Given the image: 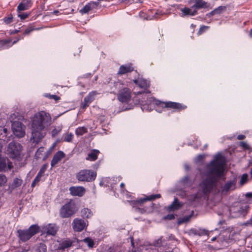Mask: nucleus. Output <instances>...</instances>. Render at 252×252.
<instances>
[{
  "label": "nucleus",
  "mask_w": 252,
  "mask_h": 252,
  "mask_svg": "<svg viewBox=\"0 0 252 252\" xmlns=\"http://www.w3.org/2000/svg\"><path fill=\"white\" fill-rule=\"evenodd\" d=\"M189 3L191 5L192 9L196 10V13L198 9L208 7V3L203 0H189Z\"/></svg>",
  "instance_id": "obj_10"
},
{
  "label": "nucleus",
  "mask_w": 252,
  "mask_h": 252,
  "mask_svg": "<svg viewBox=\"0 0 252 252\" xmlns=\"http://www.w3.org/2000/svg\"><path fill=\"white\" fill-rule=\"evenodd\" d=\"M32 5L31 0H22V2L19 4L17 11L20 13L22 11L28 10L31 7Z\"/></svg>",
  "instance_id": "obj_17"
},
{
  "label": "nucleus",
  "mask_w": 252,
  "mask_h": 252,
  "mask_svg": "<svg viewBox=\"0 0 252 252\" xmlns=\"http://www.w3.org/2000/svg\"><path fill=\"white\" fill-rule=\"evenodd\" d=\"M22 146L17 142H11L8 146L7 154L13 159H19L22 157Z\"/></svg>",
  "instance_id": "obj_5"
},
{
  "label": "nucleus",
  "mask_w": 252,
  "mask_h": 252,
  "mask_svg": "<svg viewBox=\"0 0 252 252\" xmlns=\"http://www.w3.org/2000/svg\"><path fill=\"white\" fill-rule=\"evenodd\" d=\"M33 30V29L32 28H29L28 29H27L26 30H25V32H24V33L25 34H29L30 32H31Z\"/></svg>",
  "instance_id": "obj_50"
},
{
  "label": "nucleus",
  "mask_w": 252,
  "mask_h": 252,
  "mask_svg": "<svg viewBox=\"0 0 252 252\" xmlns=\"http://www.w3.org/2000/svg\"><path fill=\"white\" fill-rule=\"evenodd\" d=\"M43 151V148L41 147L38 149V150L36 152V154H38L39 153H41Z\"/></svg>",
  "instance_id": "obj_56"
},
{
  "label": "nucleus",
  "mask_w": 252,
  "mask_h": 252,
  "mask_svg": "<svg viewBox=\"0 0 252 252\" xmlns=\"http://www.w3.org/2000/svg\"><path fill=\"white\" fill-rule=\"evenodd\" d=\"M65 156V154L61 151L57 152L54 156L51 162L52 167L55 166L59 162H60Z\"/></svg>",
  "instance_id": "obj_16"
},
{
  "label": "nucleus",
  "mask_w": 252,
  "mask_h": 252,
  "mask_svg": "<svg viewBox=\"0 0 252 252\" xmlns=\"http://www.w3.org/2000/svg\"><path fill=\"white\" fill-rule=\"evenodd\" d=\"M58 230L57 226L54 224L49 223L42 227V234H46L47 235H55Z\"/></svg>",
  "instance_id": "obj_12"
},
{
  "label": "nucleus",
  "mask_w": 252,
  "mask_h": 252,
  "mask_svg": "<svg viewBox=\"0 0 252 252\" xmlns=\"http://www.w3.org/2000/svg\"><path fill=\"white\" fill-rule=\"evenodd\" d=\"M133 82L134 83V84L135 85V86H134V89H135V88L136 87L139 88L140 89V91H139L138 92L134 91V93L137 94H141V90H142V83H141V81H139V80L135 79V80H133Z\"/></svg>",
  "instance_id": "obj_29"
},
{
  "label": "nucleus",
  "mask_w": 252,
  "mask_h": 252,
  "mask_svg": "<svg viewBox=\"0 0 252 252\" xmlns=\"http://www.w3.org/2000/svg\"><path fill=\"white\" fill-rule=\"evenodd\" d=\"M59 13V11H58V10H55L53 12H52L51 14L58 15Z\"/></svg>",
  "instance_id": "obj_58"
},
{
  "label": "nucleus",
  "mask_w": 252,
  "mask_h": 252,
  "mask_svg": "<svg viewBox=\"0 0 252 252\" xmlns=\"http://www.w3.org/2000/svg\"><path fill=\"white\" fill-rule=\"evenodd\" d=\"M20 39V38H18L16 40H15L13 42V44H15L16 43H17L18 42V41H19V40Z\"/></svg>",
  "instance_id": "obj_62"
},
{
  "label": "nucleus",
  "mask_w": 252,
  "mask_h": 252,
  "mask_svg": "<svg viewBox=\"0 0 252 252\" xmlns=\"http://www.w3.org/2000/svg\"><path fill=\"white\" fill-rule=\"evenodd\" d=\"M107 252H115L113 249H109Z\"/></svg>",
  "instance_id": "obj_60"
},
{
  "label": "nucleus",
  "mask_w": 252,
  "mask_h": 252,
  "mask_svg": "<svg viewBox=\"0 0 252 252\" xmlns=\"http://www.w3.org/2000/svg\"><path fill=\"white\" fill-rule=\"evenodd\" d=\"M165 219L172 220L175 219V216L173 214H168L164 217Z\"/></svg>",
  "instance_id": "obj_47"
},
{
  "label": "nucleus",
  "mask_w": 252,
  "mask_h": 252,
  "mask_svg": "<svg viewBox=\"0 0 252 252\" xmlns=\"http://www.w3.org/2000/svg\"><path fill=\"white\" fill-rule=\"evenodd\" d=\"M226 7L225 6H220L218 7V8L215 9V12L216 14H220L222 12L226 10Z\"/></svg>",
  "instance_id": "obj_35"
},
{
  "label": "nucleus",
  "mask_w": 252,
  "mask_h": 252,
  "mask_svg": "<svg viewBox=\"0 0 252 252\" xmlns=\"http://www.w3.org/2000/svg\"><path fill=\"white\" fill-rule=\"evenodd\" d=\"M208 28H209V27H208V26H201L198 32H197V34L198 35L201 34L203 32H204L205 31H206Z\"/></svg>",
  "instance_id": "obj_42"
},
{
  "label": "nucleus",
  "mask_w": 252,
  "mask_h": 252,
  "mask_svg": "<svg viewBox=\"0 0 252 252\" xmlns=\"http://www.w3.org/2000/svg\"><path fill=\"white\" fill-rule=\"evenodd\" d=\"M161 243V239H158V240H157L156 241L154 242V245L155 246H159L160 245Z\"/></svg>",
  "instance_id": "obj_49"
},
{
  "label": "nucleus",
  "mask_w": 252,
  "mask_h": 252,
  "mask_svg": "<svg viewBox=\"0 0 252 252\" xmlns=\"http://www.w3.org/2000/svg\"><path fill=\"white\" fill-rule=\"evenodd\" d=\"M118 99L123 103H128L131 99L130 90L127 88L120 90L118 94Z\"/></svg>",
  "instance_id": "obj_9"
},
{
  "label": "nucleus",
  "mask_w": 252,
  "mask_h": 252,
  "mask_svg": "<svg viewBox=\"0 0 252 252\" xmlns=\"http://www.w3.org/2000/svg\"><path fill=\"white\" fill-rule=\"evenodd\" d=\"M23 183V180L18 178H15L12 184V187L13 188L20 187Z\"/></svg>",
  "instance_id": "obj_31"
},
{
  "label": "nucleus",
  "mask_w": 252,
  "mask_h": 252,
  "mask_svg": "<svg viewBox=\"0 0 252 252\" xmlns=\"http://www.w3.org/2000/svg\"><path fill=\"white\" fill-rule=\"evenodd\" d=\"M240 145L243 147V148L244 149H249V145L247 144V143L245 142H240Z\"/></svg>",
  "instance_id": "obj_45"
},
{
  "label": "nucleus",
  "mask_w": 252,
  "mask_h": 252,
  "mask_svg": "<svg viewBox=\"0 0 252 252\" xmlns=\"http://www.w3.org/2000/svg\"><path fill=\"white\" fill-rule=\"evenodd\" d=\"M12 16L11 15L8 17L5 18L4 19V22L7 24H8L12 22Z\"/></svg>",
  "instance_id": "obj_44"
},
{
  "label": "nucleus",
  "mask_w": 252,
  "mask_h": 252,
  "mask_svg": "<svg viewBox=\"0 0 252 252\" xmlns=\"http://www.w3.org/2000/svg\"><path fill=\"white\" fill-rule=\"evenodd\" d=\"M84 241L87 244L90 248H93L94 245V242L90 238H86Z\"/></svg>",
  "instance_id": "obj_36"
},
{
  "label": "nucleus",
  "mask_w": 252,
  "mask_h": 252,
  "mask_svg": "<svg viewBox=\"0 0 252 252\" xmlns=\"http://www.w3.org/2000/svg\"><path fill=\"white\" fill-rule=\"evenodd\" d=\"M146 105L150 106V109H152L156 105H160L162 107L169 108L170 109H175L178 111L184 110L187 106L180 103L174 102L172 101L161 102L157 100L154 97H150L147 98L146 104L144 105V109H148Z\"/></svg>",
  "instance_id": "obj_3"
},
{
  "label": "nucleus",
  "mask_w": 252,
  "mask_h": 252,
  "mask_svg": "<svg viewBox=\"0 0 252 252\" xmlns=\"http://www.w3.org/2000/svg\"><path fill=\"white\" fill-rule=\"evenodd\" d=\"M80 215L84 219H89L93 216V214L89 209L84 208L81 211Z\"/></svg>",
  "instance_id": "obj_23"
},
{
  "label": "nucleus",
  "mask_w": 252,
  "mask_h": 252,
  "mask_svg": "<svg viewBox=\"0 0 252 252\" xmlns=\"http://www.w3.org/2000/svg\"><path fill=\"white\" fill-rule=\"evenodd\" d=\"M47 97H49L50 98H52L55 99V100H58L60 99V97L57 96V95H46Z\"/></svg>",
  "instance_id": "obj_48"
},
{
  "label": "nucleus",
  "mask_w": 252,
  "mask_h": 252,
  "mask_svg": "<svg viewBox=\"0 0 252 252\" xmlns=\"http://www.w3.org/2000/svg\"><path fill=\"white\" fill-rule=\"evenodd\" d=\"M62 129V126H61L55 127V128L51 131L52 136L53 137L56 136L58 134H59L61 131Z\"/></svg>",
  "instance_id": "obj_34"
},
{
  "label": "nucleus",
  "mask_w": 252,
  "mask_h": 252,
  "mask_svg": "<svg viewBox=\"0 0 252 252\" xmlns=\"http://www.w3.org/2000/svg\"><path fill=\"white\" fill-rule=\"evenodd\" d=\"M39 231V227L37 225H32L27 229H19L17 234L20 240L22 242L29 240L32 236Z\"/></svg>",
  "instance_id": "obj_4"
},
{
  "label": "nucleus",
  "mask_w": 252,
  "mask_h": 252,
  "mask_svg": "<svg viewBox=\"0 0 252 252\" xmlns=\"http://www.w3.org/2000/svg\"><path fill=\"white\" fill-rule=\"evenodd\" d=\"M6 182L7 179L5 176L0 174V186L4 185Z\"/></svg>",
  "instance_id": "obj_40"
},
{
  "label": "nucleus",
  "mask_w": 252,
  "mask_h": 252,
  "mask_svg": "<svg viewBox=\"0 0 252 252\" xmlns=\"http://www.w3.org/2000/svg\"><path fill=\"white\" fill-rule=\"evenodd\" d=\"M52 123L49 113L44 111L35 113L31 120V138L33 143H38L47 134L48 127Z\"/></svg>",
  "instance_id": "obj_2"
},
{
  "label": "nucleus",
  "mask_w": 252,
  "mask_h": 252,
  "mask_svg": "<svg viewBox=\"0 0 252 252\" xmlns=\"http://www.w3.org/2000/svg\"><path fill=\"white\" fill-rule=\"evenodd\" d=\"M150 86V81L143 79V94H150L151 93V92L148 89V88H149Z\"/></svg>",
  "instance_id": "obj_25"
},
{
  "label": "nucleus",
  "mask_w": 252,
  "mask_h": 252,
  "mask_svg": "<svg viewBox=\"0 0 252 252\" xmlns=\"http://www.w3.org/2000/svg\"><path fill=\"white\" fill-rule=\"evenodd\" d=\"M99 0L97 1H91L87 4L79 12L81 14L88 13L90 10L96 8L99 4Z\"/></svg>",
  "instance_id": "obj_13"
},
{
  "label": "nucleus",
  "mask_w": 252,
  "mask_h": 252,
  "mask_svg": "<svg viewBox=\"0 0 252 252\" xmlns=\"http://www.w3.org/2000/svg\"><path fill=\"white\" fill-rule=\"evenodd\" d=\"M72 242L70 240L63 241L61 244L60 248L62 249H65L70 247L72 246Z\"/></svg>",
  "instance_id": "obj_30"
},
{
  "label": "nucleus",
  "mask_w": 252,
  "mask_h": 252,
  "mask_svg": "<svg viewBox=\"0 0 252 252\" xmlns=\"http://www.w3.org/2000/svg\"><path fill=\"white\" fill-rule=\"evenodd\" d=\"M6 163L5 159L0 158V171L4 169L6 167Z\"/></svg>",
  "instance_id": "obj_39"
},
{
  "label": "nucleus",
  "mask_w": 252,
  "mask_h": 252,
  "mask_svg": "<svg viewBox=\"0 0 252 252\" xmlns=\"http://www.w3.org/2000/svg\"><path fill=\"white\" fill-rule=\"evenodd\" d=\"M75 134L77 136H81L87 132V128L86 127H79L75 129Z\"/></svg>",
  "instance_id": "obj_28"
},
{
  "label": "nucleus",
  "mask_w": 252,
  "mask_h": 252,
  "mask_svg": "<svg viewBox=\"0 0 252 252\" xmlns=\"http://www.w3.org/2000/svg\"><path fill=\"white\" fill-rule=\"evenodd\" d=\"M190 232L194 234V235H198V236H202L204 234H206L205 231L204 230H197L196 229H192L190 230Z\"/></svg>",
  "instance_id": "obj_33"
},
{
  "label": "nucleus",
  "mask_w": 252,
  "mask_h": 252,
  "mask_svg": "<svg viewBox=\"0 0 252 252\" xmlns=\"http://www.w3.org/2000/svg\"><path fill=\"white\" fill-rule=\"evenodd\" d=\"M181 11V16H194L197 13L195 9H192L191 8L189 7H184L180 9Z\"/></svg>",
  "instance_id": "obj_18"
},
{
  "label": "nucleus",
  "mask_w": 252,
  "mask_h": 252,
  "mask_svg": "<svg viewBox=\"0 0 252 252\" xmlns=\"http://www.w3.org/2000/svg\"><path fill=\"white\" fill-rule=\"evenodd\" d=\"M178 199L175 198L174 202L168 207V210L169 211H174L178 210L181 207V205L178 202Z\"/></svg>",
  "instance_id": "obj_24"
},
{
  "label": "nucleus",
  "mask_w": 252,
  "mask_h": 252,
  "mask_svg": "<svg viewBox=\"0 0 252 252\" xmlns=\"http://www.w3.org/2000/svg\"><path fill=\"white\" fill-rule=\"evenodd\" d=\"M70 194L73 196H82L86 191L85 189L81 186L71 187L69 188Z\"/></svg>",
  "instance_id": "obj_15"
},
{
  "label": "nucleus",
  "mask_w": 252,
  "mask_h": 252,
  "mask_svg": "<svg viewBox=\"0 0 252 252\" xmlns=\"http://www.w3.org/2000/svg\"><path fill=\"white\" fill-rule=\"evenodd\" d=\"M96 173L91 170L84 169L78 172L76 175V179L80 182H91L94 181Z\"/></svg>",
  "instance_id": "obj_7"
},
{
  "label": "nucleus",
  "mask_w": 252,
  "mask_h": 252,
  "mask_svg": "<svg viewBox=\"0 0 252 252\" xmlns=\"http://www.w3.org/2000/svg\"><path fill=\"white\" fill-rule=\"evenodd\" d=\"M125 1H127V3H131L132 2H137L139 1V0H125Z\"/></svg>",
  "instance_id": "obj_52"
},
{
  "label": "nucleus",
  "mask_w": 252,
  "mask_h": 252,
  "mask_svg": "<svg viewBox=\"0 0 252 252\" xmlns=\"http://www.w3.org/2000/svg\"><path fill=\"white\" fill-rule=\"evenodd\" d=\"M225 164L224 158L219 155L206 166V178L200 184L204 194H209L216 187L218 180L223 175Z\"/></svg>",
  "instance_id": "obj_1"
},
{
  "label": "nucleus",
  "mask_w": 252,
  "mask_h": 252,
  "mask_svg": "<svg viewBox=\"0 0 252 252\" xmlns=\"http://www.w3.org/2000/svg\"><path fill=\"white\" fill-rule=\"evenodd\" d=\"M215 14H216V12H215V10H214L212 11L211 12H210V13L208 14V15L209 16H211L214 15H215Z\"/></svg>",
  "instance_id": "obj_53"
},
{
  "label": "nucleus",
  "mask_w": 252,
  "mask_h": 252,
  "mask_svg": "<svg viewBox=\"0 0 252 252\" xmlns=\"http://www.w3.org/2000/svg\"><path fill=\"white\" fill-rule=\"evenodd\" d=\"M35 252H46V246L43 243H40L37 244L35 247Z\"/></svg>",
  "instance_id": "obj_27"
},
{
  "label": "nucleus",
  "mask_w": 252,
  "mask_h": 252,
  "mask_svg": "<svg viewBox=\"0 0 252 252\" xmlns=\"http://www.w3.org/2000/svg\"><path fill=\"white\" fill-rule=\"evenodd\" d=\"M11 42L10 40H2L0 41V50L4 48L5 46Z\"/></svg>",
  "instance_id": "obj_38"
},
{
  "label": "nucleus",
  "mask_w": 252,
  "mask_h": 252,
  "mask_svg": "<svg viewBox=\"0 0 252 252\" xmlns=\"http://www.w3.org/2000/svg\"><path fill=\"white\" fill-rule=\"evenodd\" d=\"M247 177H248V176L247 174L243 175V176H242L241 179V184H244L246 182V181L247 180Z\"/></svg>",
  "instance_id": "obj_46"
},
{
  "label": "nucleus",
  "mask_w": 252,
  "mask_h": 252,
  "mask_svg": "<svg viewBox=\"0 0 252 252\" xmlns=\"http://www.w3.org/2000/svg\"><path fill=\"white\" fill-rule=\"evenodd\" d=\"M198 158L201 159H202V158H203V157H202V156L199 155V156L198 157Z\"/></svg>",
  "instance_id": "obj_63"
},
{
  "label": "nucleus",
  "mask_w": 252,
  "mask_h": 252,
  "mask_svg": "<svg viewBox=\"0 0 252 252\" xmlns=\"http://www.w3.org/2000/svg\"><path fill=\"white\" fill-rule=\"evenodd\" d=\"M72 225L74 231L80 232L86 226V223L84 220L75 218L72 221Z\"/></svg>",
  "instance_id": "obj_11"
},
{
  "label": "nucleus",
  "mask_w": 252,
  "mask_h": 252,
  "mask_svg": "<svg viewBox=\"0 0 252 252\" xmlns=\"http://www.w3.org/2000/svg\"><path fill=\"white\" fill-rule=\"evenodd\" d=\"M245 138V136L244 135H239L237 137V139L238 140H243Z\"/></svg>",
  "instance_id": "obj_51"
},
{
  "label": "nucleus",
  "mask_w": 252,
  "mask_h": 252,
  "mask_svg": "<svg viewBox=\"0 0 252 252\" xmlns=\"http://www.w3.org/2000/svg\"><path fill=\"white\" fill-rule=\"evenodd\" d=\"M129 201L130 202V204L132 206L134 211L141 212V207H142L141 199Z\"/></svg>",
  "instance_id": "obj_21"
},
{
  "label": "nucleus",
  "mask_w": 252,
  "mask_h": 252,
  "mask_svg": "<svg viewBox=\"0 0 252 252\" xmlns=\"http://www.w3.org/2000/svg\"><path fill=\"white\" fill-rule=\"evenodd\" d=\"M99 153V151L97 150H93L88 155V157L86 158V159L90 161H94L98 157V155Z\"/></svg>",
  "instance_id": "obj_22"
},
{
  "label": "nucleus",
  "mask_w": 252,
  "mask_h": 252,
  "mask_svg": "<svg viewBox=\"0 0 252 252\" xmlns=\"http://www.w3.org/2000/svg\"><path fill=\"white\" fill-rule=\"evenodd\" d=\"M41 177V176L37 174L35 178H34V179L33 180V181H32L31 185V187L32 188H34L36 186V185L39 182Z\"/></svg>",
  "instance_id": "obj_37"
},
{
  "label": "nucleus",
  "mask_w": 252,
  "mask_h": 252,
  "mask_svg": "<svg viewBox=\"0 0 252 252\" xmlns=\"http://www.w3.org/2000/svg\"><path fill=\"white\" fill-rule=\"evenodd\" d=\"M98 94L96 91H92L90 92L87 96H86L84 99V102L82 103V107L86 108L90 104L94 99L96 96Z\"/></svg>",
  "instance_id": "obj_14"
},
{
  "label": "nucleus",
  "mask_w": 252,
  "mask_h": 252,
  "mask_svg": "<svg viewBox=\"0 0 252 252\" xmlns=\"http://www.w3.org/2000/svg\"><path fill=\"white\" fill-rule=\"evenodd\" d=\"M78 210L75 203L70 200L63 205L60 211V216L62 218H66L71 217Z\"/></svg>",
  "instance_id": "obj_6"
},
{
  "label": "nucleus",
  "mask_w": 252,
  "mask_h": 252,
  "mask_svg": "<svg viewBox=\"0 0 252 252\" xmlns=\"http://www.w3.org/2000/svg\"><path fill=\"white\" fill-rule=\"evenodd\" d=\"M30 15V13H19L18 15V17H19L21 19L24 20L27 18Z\"/></svg>",
  "instance_id": "obj_43"
},
{
  "label": "nucleus",
  "mask_w": 252,
  "mask_h": 252,
  "mask_svg": "<svg viewBox=\"0 0 252 252\" xmlns=\"http://www.w3.org/2000/svg\"><path fill=\"white\" fill-rule=\"evenodd\" d=\"M153 18H156L155 15H154L152 16H149L147 17H146L145 19H146V20H152L153 19Z\"/></svg>",
  "instance_id": "obj_55"
},
{
  "label": "nucleus",
  "mask_w": 252,
  "mask_h": 252,
  "mask_svg": "<svg viewBox=\"0 0 252 252\" xmlns=\"http://www.w3.org/2000/svg\"><path fill=\"white\" fill-rule=\"evenodd\" d=\"M133 70V67L131 65V64H125L122 65L120 66L119 71L118 72V74L119 75H123L125 74L126 73L132 71Z\"/></svg>",
  "instance_id": "obj_19"
},
{
  "label": "nucleus",
  "mask_w": 252,
  "mask_h": 252,
  "mask_svg": "<svg viewBox=\"0 0 252 252\" xmlns=\"http://www.w3.org/2000/svg\"><path fill=\"white\" fill-rule=\"evenodd\" d=\"M161 197V195L160 194H157L155 195H151L149 196H147L145 197H143V211H147L146 207L145 205V202L148 200H154L157 198H159Z\"/></svg>",
  "instance_id": "obj_20"
},
{
  "label": "nucleus",
  "mask_w": 252,
  "mask_h": 252,
  "mask_svg": "<svg viewBox=\"0 0 252 252\" xmlns=\"http://www.w3.org/2000/svg\"><path fill=\"white\" fill-rule=\"evenodd\" d=\"M246 196L248 197H252V192L247 193Z\"/></svg>",
  "instance_id": "obj_57"
},
{
  "label": "nucleus",
  "mask_w": 252,
  "mask_h": 252,
  "mask_svg": "<svg viewBox=\"0 0 252 252\" xmlns=\"http://www.w3.org/2000/svg\"><path fill=\"white\" fill-rule=\"evenodd\" d=\"M186 221H187V219H183L179 220L178 223L179 224H181V223H183V222H185Z\"/></svg>",
  "instance_id": "obj_54"
},
{
  "label": "nucleus",
  "mask_w": 252,
  "mask_h": 252,
  "mask_svg": "<svg viewBox=\"0 0 252 252\" xmlns=\"http://www.w3.org/2000/svg\"><path fill=\"white\" fill-rule=\"evenodd\" d=\"M216 239V237H214V238H213L212 239V241H215Z\"/></svg>",
  "instance_id": "obj_64"
},
{
  "label": "nucleus",
  "mask_w": 252,
  "mask_h": 252,
  "mask_svg": "<svg viewBox=\"0 0 252 252\" xmlns=\"http://www.w3.org/2000/svg\"><path fill=\"white\" fill-rule=\"evenodd\" d=\"M250 36L252 37V29L250 31Z\"/></svg>",
  "instance_id": "obj_61"
},
{
  "label": "nucleus",
  "mask_w": 252,
  "mask_h": 252,
  "mask_svg": "<svg viewBox=\"0 0 252 252\" xmlns=\"http://www.w3.org/2000/svg\"><path fill=\"white\" fill-rule=\"evenodd\" d=\"M12 129L14 134L18 137H23L25 135V126L20 122L12 123Z\"/></svg>",
  "instance_id": "obj_8"
},
{
  "label": "nucleus",
  "mask_w": 252,
  "mask_h": 252,
  "mask_svg": "<svg viewBox=\"0 0 252 252\" xmlns=\"http://www.w3.org/2000/svg\"><path fill=\"white\" fill-rule=\"evenodd\" d=\"M235 188V183L234 182H229L226 183L224 186L222 191L227 192L230 189H233Z\"/></svg>",
  "instance_id": "obj_26"
},
{
  "label": "nucleus",
  "mask_w": 252,
  "mask_h": 252,
  "mask_svg": "<svg viewBox=\"0 0 252 252\" xmlns=\"http://www.w3.org/2000/svg\"><path fill=\"white\" fill-rule=\"evenodd\" d=\"M120 187L121 188L123 189L125 187V184L123 183H122L121 184H120Z\"/></svg>",
  "instance_id": "obj_59"
},
{
  "label": "nucleus",
  "mask_w": 252,
  "mask_h": 252,
  "mask_svg": "<svg viewBox=\"0 0 252 252\" xmlns=\"http://www.w3.org/2000/svg\"><path fill=\"white\" fill-rule=\"evenodd\" d=\"M47 165L44 164L43 165L42 167L40 168L39 171L38 173V175H40V176L42 177L43 174L44 173L45 171H46L47 169Z\"/></svg>",
  "instance_id": "obj_41"
},
{
  "label": "nucleus",
  "mask_w": 252,
  "mask_h": 252,
  "mask_svg": "<svg viewBox=\"0 0 252 252\" xmlns=\"http://www.w3.org/2000/svg\"><path fill=\"white\" fill-rule=\"evenodd\" d=\"M73 138L72 133H66L64 135V141L67 142H71Z\"/></svg>",
  "instance_id": "obj_32"
}]
</instances>
